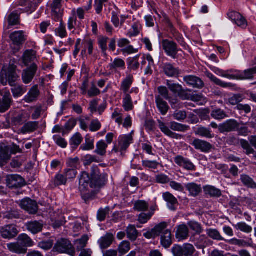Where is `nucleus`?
I'll list each match as a JSON object with an SVG mask.
<instances>
[{
  "mask_svg": "<svg viewBox=\"0 0 256 256\" xmlns=\"http://www.w3.org/2000/svg\"><path fill=\"white\" fill-rule=\"evenodd\" d=\"M174 162L179 166L188 171H195L196 166L188 158H184L182 156H177L174 158Z\"/></svg>",
  "mask_w": 256,
  "mask_h": 256,
  "instance_id": "nucleus-14",
  "label": "nucleus"
},
{
  "mask_svg": "<svg viewBox=\"0 0 256 256\" xmlns=\"http://www.w3.org/2000/svg\"><path fill=\"white\" fill-rule=\"evenodd\" d=\"M6 184L10 188H20L26 184L24 179L18 174L9 175L6 178Z\"/></svg>",
  "mask_w": 256,
  "mask_h": 256,
  "instance_id": "nucleus-12",
  "label": "nucleus"
},
{
  "mask_svg": "<svg viewBox=\"0 0 256 256\" xmlns=\"http://www.w3.org/2000/svg\"><path fill=\"white\" fill-rule=\"evenodd\" d=\"M211 116L216 120H222L226 117L228 116L226 112L220 108L215 109L212 111Z\"/></svg>",
  "mask_w": 256,
  "mask_h": 256,
  "instance_id": "nucleus-53",
  "label": "nucleus"
},
{
  "mask_svg": "<svg viewBox=\"0 0 256 256\" xmlns=\"http://www.w3.org/2000/svg\"><path fill=\"white\" fill-rule=\"evenodd\" d=\"M166 84L170 90L174 94H178L182 88V86L178 84H172L170 80H167Z\"/></svg>",
  "mask_w": 256,
  "mask_h": 256,
  "instance_id": "nucleus-63",
  "label": "nucleus"
},
{
  "mask_svg": "<svg viewBox=\"0 0 256 256\" xmlns=\"http://www.w3.org/2000/svg\"><path fill=\"white\" fill-rule=\"evenodd\" d=\"M142 29L141 24L138 22H135L132 26V28L128 31V36L129 37L136 36L139 34Z\"/></svg>",
  "mask_w": 256,
  "mask_h": 256,
  "instance_id": "nucleus-52",
  "label": "nucleus"
},
{
  "mask_svg": "<svg viewBox=\"0 0 256 256\" xmlns=\"http://www.w3.org/2000/svg\"><path fill=\"white\" fill-rule=\"evenodd\" d=\"M162 69L164 74L168 77H178L180 74L178 68H175L170 63L164 64Z\"/></svg>",
  "mask_w": 256,
  "mask_h": 256,
  "instance_id": "nucleus-22",
  "label": "nucleus"
},
{
  "mask_svg": "<svg viewBox=\"0 0 256 256\" xmlns=\"http://www.w3.org/2000/svg\"><path fill=\"white\" fill-rule=\"evenodd\" d=\"M11 154L10 150L8 146H0V160L2 166H4L10 159Z\"/></svg>",
  "mask_w": 256,
  "mask_h": 256,
  "instance_id": "nucleus-29",
  "label": "nucleus"
},
{
  "mask_svg": "<svg viewBox=\"0 0 256 256\" xmlns=\"http://www.w3.org/2000/svg\"><path fill=\"white\" fill-rule=\"evenodd\" d=\"M56 34L61 38H66L67 36V32L66 28V26L63 22H61L58 28L56 29Z\"/></svg>",
  "mask_w": 256,
  "mask_h": 256,
  "instance_id": "nucleus-60",
  "label": "nucleus"
},
{
  "mask_svg": "<svg viewBox=\"0 0 256 256\" xmlns=\"http://www.w3.org/2000/svg\"><path fill=\"white\" fill-rule=\"evenodd\" d=\"M38 69V66L34 62L30 66L24 69L22 74V82L26 84H30L35 76Z\"/></svg>",
  "mask_w": 256,
  "mask_h": 256,
  "instance_id": "nucleus-11",
  "label": "nucleus"
},
{
  "mask_svg": "<svg viewBox=\"0 0 256 256\" xmlns=\"http://www.w3.org/2000/svg\"><path fill=\"white\" fill-rule=\"evenodd\" d=\"M162 48L167 56L174 59L178 58V53L179 50L176 43L166 39L162 40Z\"/></svg>",
  "mask_w": 256,
  "mask_h": 256,
  "instance_id": "nucleus-10",
  "label": "nucleus"
},
{
  "mask_svg": "<svg viewBox=\"0 0 256 256\" xmlns=\"http://www.w3.org/2000/svg\"><path fill=\"white\" fill-rule=\"evenodd\" d=\"M40 90L38 84L33 86L24 96V100L27 103L36 102L40 96Z\"/></svg>",
  "mask_w": 256,
  "mask_h": 256,
  "instance_id": "nucleus-18",
  "label": "nucleus"
},
{
  "mask_svg": "<svg viewBox=\"0 0 256 256\" xmlns=\"http://www.w3.org/2000/svg\"><path fill=\"white\" fill-rule=\"evenodd\" d=\"M240 144L246 155L253 154V158L256 160V152L252 147L248 141L246 140L241 139Z\"/></svg>",
  "mask_w": 256,
  "mask_h": 256,
  "instance_id": "nucleus-33",
  "label": "nucleus"
},
{
  "mask_svg": "<svg viewBox=\"0 0 256 256\" xmlns=\"http://www.w3.org/2000/svg\"><path fill=\"white\" fill-rule=\"evenodd\" d=\"M18 242L26 248L32 246L34 242L30 237L26 234H20L18 238Z\"/></svg>",
  "mask_w": 256,
  "mask_h": 256,
  "instance_id": "nucleus-38",
  "label": "nucleus"
},
{
  "mask_svg": "<svg viewBox=\"0 0 256 256\" xmlns=\"http://www.w3.org/2000/svg\"><path fill=\"white\" fill-rule=\"evenodd\" d=\"M108 144L104 140L99 141L96 144V149L94 152L97 154L104 156L106 155Z\"/></svg>",
  "mask_w": 256,
  "mask_h": 256,
  "instance_id": "nucleus-41",
  "label": "nucleus"
},
{
  "mask_svg": "<svg viewBox=\"0 0 256 256\" xmlns=\"http://www.w3.org/2000/svg\"><path fill=\"white\" fill-rule=\"evenodd\" d=\"M91 178L88 173L82 172L79 178V190L82 198L86 202L93 196Z\"/></svg>",
  "mask_w": 256,
  "mask_h": 256,
  "instance_id": "nucleus-3",
  "label": "nucleus"
},
{
  "mask_svg": "<svg viewBox=\"0 0 256 256\" xmlns=\"http://www.w3.org/2000/svg\"><path fill=\"white\" fill-rule=\"evenodd\" d=\"M140 55H137L133 58H130L128 59V68L131 70H136L138 68L140 63L138 58Z\"/></svg>",
  "mask_w": 256,
  "mask_h": 256,
  "instance_id": "nucleus-46",
  "label": "nucleus"
},
{
  "mask_svg": "<svg viewBox=\"0 0 256 256\" xmlns=\"http://www.w3.org/2000/svg\"><path fill=\"white\" fill-rule=\"evenodd\" d=\"M88 240V238L87 236H84L81 238L77 240L76 250L78 251L82 250V248L86 246Z\"/></svg>",
  "mask_w": 256,
  "mask_h": 256,
  "instance_id": "nucleus-62",
  "label": "nucleus"
},
{
  "mask_svg": "<svg viewBox=\"0 0 256 256\" xmlns=\"http://www.w3.org/2000/svg\"><path fill=\"white\" fill-rule=\"evenodd\" d=\"M12 102L11 94L8 90L4 92L2 99L0 98V112H4L10 107Z\"/></svg>",
  "mask_w": 256,
  "mask_h": 256,
  "instance_id": "nucleus-19",
  "label": "nucleus"
},
{
  "mask_svg": "<svg viewBox=\"0 0 256 256\" xmlns=\"http://www.w3.org/2000/svg\"><path fill=\"white\" fill-rule=\"evenodd\" d=\"M106 175L100 174L97 166H92L91 170V184L92 188L104 186L106 182Z\"/></svg>",
  "mask_w": 256,
  "mask_h": 256,
  "instance_id": "nucleus-7",
  "label": "nucleus"
},
{
  "mask_svg": "<svg viewBox=\"0 0 256 256\" xmlns=\"http://www.w3.org/2000/svg\"><path fill=\"white\" fill-rule=\"evenodd\" d=\"M128 16H120V18L117 14H113V24L116 28H120L125 22Z\"/></svg>",
  "mask_w": 256,
  "mask_h": 256,
  "instance_id": "nucleus-54",
  "label": "nucleus"
},
{
  "mask_svg": "<svg viewBox=\"0 0 256 256\" xmlns=\"http://www.w3.org/2000/svg\"><path fill=\"white\" fill-rule=\"evenodd\" d=\"M189 236V230L186 224L178 226L176 228V237L178 241L186 240Z\"/></svg>",
  "mask_w": 256,
  "mask_h": 256,
  "instance_id": "nucleus-21",
  "label": "nucleus"
},
{
  "mask_svg": "<svg viewBox=\"0 0 256 256\" xmlns=\"http://www.w3.org/2000/svg\"><path fill=\"white\" fill-rule=\"evenodd\" d=\"M171 34L180 46H182L184 49H186L188 45L184 40L182 34H180L176 30H173Z\"/></svg>",
  "mask_w": 256,
  "mask_h": 256,
  "instance_id": "nucleus-43",
  "label": "nucleus"
},
{
  "mask_svg": "<svg viewBox=\"0 0 256 256\" xmlns=\"http://www.w3.org/2000/svg\"><path fill=\"white\" fill-rule=\"evenodd\" d=\"M9 37L12 44L18 48L22 46L27 40V35L23 30L14 32L10 34Z\"/></svg>",
  "mask_w": 256,
  "mask_h": 256,
  "instance_id": "nucleus-13",
  "label": "nucleus"
},
{
  "mask_svg": "<svg viewBox=\"0 0 256 256\" xmlns=\"http://www.w3.org/2000/svg\"><path fill=\"white\" fill-rule=\"evenodd\" d=\"M234 228L238 230H240L245 233H250L252 230V228L250 226L244 222H240L234 225Z\"/></svg>",
  "mask_w": 256,
  "mask_h": 256,
  "instance_id": "nucleus-51",
  "label": "nucleus"
},
{
  "mask_svg": "<svg viewBox=\"0 0 256 256\" xmlns=\"http://www.w3.org/2000/svg\"><path fill=\"white\" fill-rule=\"evenodd\" d=\"M190 228L194 231L197 234H200L203 232L201 225L196 222H190L188 223Z\"/></svg>",
  "mask_w": 256,
  "mask_h": 256,
  "instance_id": "nucleus-64",
  "label": "nucleus"
},
{
  "mask_svg": "<svg viewBox=\"0 0 256 256\" xmlns=\"http://www.w3.org/2000/svg\"><path fill=\"white\" fill-rule=\"evenodd\" d=\"M154 214V212H150L147 214L142 212L138 216V221L140 223L144 224L146 223Z\"/></svg>",
  "mask_w": 256,
  "mask_h": 256,
  "instance_id": "nucleus-57",
  "label": "nucleus"
},
{
  "mask_svg": "<svg viewBox=\"0 0 256 256\" xmlns=\"http://www.w3.org/2000/svg\"><path fill=\"white\" fill-rule=\"evenodd\" d=\"M204 189L205 194L211 197L219 198L222 196L221 191L213 186H204Z\"/></svg>",
  "mask_w": 256,
  "mask_h": 256,
  "instance_id": "nucleus-39",
  "label": "nucleus"
},
{
  "mask_svg": "<svg viewBox=\"0 0 256 256\" xmlns=\"http://www.w3.org/2000/svg\"><path fill=\"white\" fill-rule=\"evenodd\" d=\"M53 250L60 254H67L72 256L76 254L75 250L70 242L64 238L58 240L55 244Z\"/></svg>",
  "mask_w": 256,
  "mask_h": 256,
  "instance_id": "nucleus-5",
  "label": "nucleus"
},
{
  "mask_svg": "<svg viewBox=\"0 0 256 256\" xmlns=\"http://www.w3.org/2000/svg\"><path fill=\"white\" fill-rule=\"evenodd\" d=\"M130 250V244L129 242L124 240L118 246V250H113V256H117L118 252L120 256L126 254Z\"/></svg>",
  "mask_w": 256,
  "mask_h": 256,
  "instance_id": "nucleus-27",
  "label": "nucleus"
},
{
  "mask_svg": "<svg viewBox=\"0 0 256 256\" xmlns=\"http://www.w3.org/2000/svg\"><path fill=\"white\" fill-rule=\"evenodd\" d=\"M240 180L243 184L248 187L252 189L256 188V183L254 182L250 176L246 174H242L240 176Z\"/></svg>",
  "mask_w": 256,
  "mask_h": 256,
  "instance_id": "nucleus-40",
  "label": "nucleus"
},
{
  "mask_svg": "<svg viewBox=\"0 0 256 256\" xmlns=\"http://www.w3.org/2000/svg\"><path fill=\"white\" fill-rule=\"evenodd\" d=\"M158 128L165 135L172 138L180 139L182 138V135L172 132L170 130L174 131L180 132H185L190 129V126L186 124H183L171 122L168 126L160 120H158Z\"/></svg>",
  "mask_w": 256,
  "mask_h": 256,
  "instance_id": "nucleus-2",
  "label": "nucleus"
},
{
  "mask_svg": "<svg viewBox=\"0 0 256 256\" xmlns=\"http://www.w3.org/2000/svg\"><path fill=\"white\" fill-rule=\"evenodd\" d=\"M94 140L88 136L85 138V142L80 146V150H90L94 148Z\"/></svg>",
  "mask_w": 256,
  "mask_h": 256,
  "instance_id": "nucleus-48",
  "label": "nucleus"
},
{
  "mask_svg": "<svg viewBox=\"0 0 256 256\" xmlns=\"http://www.w3.org/2000/svg\"><path fill=\"white\" fill-rule=\"evenodd\" d=\"M191 144L196 150L204 153L209 152L212 148V144L208 142L197 138L194 139Z\"/></svg>",
  "mask_w": 256,
  "mask_h": 256,
  "instance_id": "nucleus-15",
  "label": "nucleus"
},
{
  "mask_svg": "<svg viewBox=\"0 0 256 256\" xmlns=\"http://www.w3.org/2000/svg\"><path fill=\"white\" fill-rule=\"evenodd\" d=\"M83 140L82 135L77 132L74 134L70 140V145L74 149H76L81 144Z\"/></svg>",
  "mask_w": 256,
  "mask_h": 256,
  "instance_id": "nucleus-47",
  "label": "nucleus"
},
{
  "mask_svg": "<svg viewBox=\"0 0 256 256\" xmlns=\"http://www.w3.org/2000/svg\"><path fill=\"white\" fill-rule=\"evenodd\" d=\"M156 106L160 113L162 115H165L169 108L168 106L167 102L164 100L160 96H156Z\"/></svg>",
  "mask_w": 256,
  "mask_h": 256,
  "instance_id": "nucleus-31",
  "label": "nucleus"
},
{
  "mask_svg": "<svg viewBox=\"0 0 256 256\" xmlns=\"http://www.w3.org/2000/svg\"><path fill=\"white\" fill-rule=\"evenodd\" d=\"M38 122H29L24 124L21 129L22 134L28 132H32L38 128Z\"/></svg>",
  "mask_w": 256,
  "mask_h": 256,
  "instance_id": "nucleus-37",
  "label": "nucleus"
},
{
  "mask_svg": "<svg viewBox=\"0 0 256 256\" xmlns=\"http://www.w3.org/2000/svg\"><path fill=\"white\" fill-rule=\"evenodd\" d=\"M238 126L240 124L236 120L230 119L220 124L218 130L220 133L229 132L236 131Z\"/></svg>",
  "mask_w": 256,
  "mask_h": 256,
  "instance_id": "nucleus-17",
  "label": "nucleus"
},
{
  "mask_svg": "<svg viewBox=\"0 0 256 256\" xmlns=\"http://www.w3.org/2000/svg\"><path fill=\"white\" fill-rule=\"evenodd\" d=\"M18 78L14 66L8 68L7 70L2 68L1 71L0 82L3 86H6L8 82L10 86H13Z\"/></svg>",
  "mask_w": 256,
  "mask_h": 256,
  "instance_id": "nucleus-4",
  "label": "nucleus"
},
{
  "mask_svg": "<svg viewBox=\"0 0 256 256\" xmlns=\"http://www.w3.org/2000/svg\"><path fill=\"white\" fill-rule=\"evenodd\" d=\"M207 235L214 240H224V238L220 235L216 229L208 228L206 230Z\"/></svg>",
  "mask_w": 256,
  "mask_h": 256,
  "instance_id": "nucleus-44",
  "label": "nucleus"
},
{
  "mask_svg": "<svg viewBox=\"0 0 256 256\" xmlns=\"http://www.w3.org/2000/svg\"><path fill=\"white\" fill-rule=\"evenodd\" d=\"M7 247L10 252L18 254H25L27 252V248H24L18 241L7 244Z\"/></svg>",
  "mask_w": 256,
  "mask_h": 256,
  "instance_id": "nucleus-26",
  "label": "nucleus"
},
{
  "mask_svg": "<svg viewBox=\"0 0 256 256\" xmlns=\"http://www.w3.org/2000/svg\"><path fill=\"white\" fill-rule=\"evenodd\" d=\"M16 202L22 209L26 211L30 214H34L38 212V206L36 202L29 198H26Z\"/></svg>",
  "mask_w": 256,
  "mask_h": 256,
  "instance_id": "nucleus-9",
  "label": "nucleus"
},
{
  "mask_svg": "<svg viewBox=\"0 0 256 256\" xmlns=\"http://www.w3.org/2000/svg\"><path fill=\"white\" fill-rule=\"evenodd\" d=\"M122 106L126 112L130 111L134 108L132 98L128 94H126L123 98Z\"/></svg>",
  "mask_w": 256,
  "mask_h": 256,
  "instance_id": "nucleus-42",
  "label": "nucleus"
},
{
  "mask_svg": "<svg viewBox=\"0 0 256 256\" xmlns=\"http://www.w3.org/2000/svg\"><path fill=\"white\" fill-rule=\"evenodd\" d=\"M142 164L144 168L156 170L158 168L159 163L156 160H144L142 161Z\"/></svg>",
  "mask_w": 256,
  "mask_h": 256,
  "instance_id": "nucleus-59",
  "label": "nucleus"
},
{
  "mask_svg": "<svg viewBox=\"0 0 256 256\" xmlns=\"http://www.w3.org/2000/svg\"><path fill=\"white\" fill-rule=\"evenodd\" d=\"M133 138L130 134L120 136L118 139V143H116L113 150L115 152H120V155L122 157L125 152L132 142Z\"/></svg>",
  "mask_w": 256,
  "mask_h": 256,
  "instance_id": "nucleus-6",
  "label": "nucleus"
},
{
  "mask_svg": "<svg viewBox=\"0 0 256 256\" xmlns=\"http://www.w3.org/2000/svg\"><path fill=\"white\" fill-rule=\"evenodd\" d=\"M149 207L148 204L145 200H138L135 202L134 209L138 212L146 211Z\"/></svg>",
  "mask_w": 256,
  "mask_h": 256,
  "instance_id": "nucleus-45",
  "label": "nucleus"
},
{
  "mask_svg": "<svg viewBox=\"0 0 256 256\" xmlns=\"http://www.w3.org/2000/svg\"><path fill=\"white\" fill-rule=\"evenodd\" d=\"M20 217V214L18 210H12L6 212L4 214V218L8 219L19 218Z\"/></svg>",
  "mask_w": 256,
  "mask_h": 256,
  "instance_id": "nucleus-61",
  "label": "nucleus"
},
{
  "mask_svg": "<svg viewBox=\"0 0 256 256\" xmlns=\"http://www.w3.org/2000/svg\"><path fill=\"white\" fill-rule=\"evenodd\" d=\"M128 238L131 240H135L138 236V231L134 225H129L126 228Z\"/></svg>",
  "mask_w": 256,
  "mask_h": 256,
  "instance_id": "nucleus-49",
  "label": "nucleus"
},
{
  "mask_svg": "<svg viewBox=\"0 0 256 256\" xmlns=\"http://www.w3.org/2000/svg\"><path fill=\"white\" fill-rule=\"evenodd\" d=\"M240 71L236 70H226V78L231 80H240Z\"/></svg>",
  "mask_w": 256,
  "mask_h": 256,
  "instance_id": "nucleus-56",
  "label": "nucleus"
},
{
  "mask_svg": "<svg viewBox=\"0 0 256 256\" xmlns=\"http://www.w3.org/2000/svg\"><path fill=\"white\" fill-rule=\"evenodd\" d=\"M174 256H193L196 250L190 244H184L182 246L176 245L172 249Z\"/></svg>",
  "mask_w": 256,
  "mask_h": 256,
  "instance_id": "nucleus-8",
  "label": "nucleus"
},
{
  "mask_svg": "<svg viewBox=\"0 0 256 256\" xmlns=\"http://www.w3.org/2000/svg\"><path fill=\"white\" fill-rule=\"evenodd\" d=\"M98 243L101 249L104 250L108 248L112 244V234H106L98 240Z\"/></svg>",
  "mask_w": 256,
  "mask_h": 256,
  "instance_id": "nucleus-32",
  "label": "nucleus"
},
{
  "mask_svg": "<svg viewBox=\"0 0 256 256\" xmlns=\"http://www.w3.org/2000/svg\"><path fill=\"white\" fill-rule=\"evenodd\" d=\"M186 188L190 195L194 197L198 196L202 190L201 186L194 182L186 184Z\"/></svg>",
  "mask_w": 256,
  "mask_h": 256,
  "instance_id": "nucleus-30",
  "label": "nucleus"
},
{
  "mask_svg": "<svg viewBox=\"0 0 256 256\" xmlns=\"http://www.w3.org/2000/svg\"><path fill=\"white\" fill-rule=\"evenodd\" d=\"M256 72L254 67L246 70L244 71H240V80H252L254 78Z\"/></svg>",
  "mask_w": 256,
  "mask_h": 256,
  "instance_id": "nucleus-35",
  "label": "nucleus"
},
{
  "mask_svg": "<svg viewBox=\"0 0 256 256\" xmlns=\"http://www.w3.org/2000/svg\"><path fill=\"white\" fill-rule=\"evenodd\" d=\"M0 233L2 238L10 240L18 235V231L15 226L9 224L1 227Z\"/></svg>",
  "mask_w": 256,
  "mask_h": 256,
  "instance_id": "nucleus-16",
  "label": "nucleus"
},
{
  "mask_svg": "<svg viewBox=\"0 0 256 256\" xmlns=\"http://www.w3.org/2000/svg\"><path fill=\"white\" fill-rule=\"evenodd\" d=\"M7 20L8 28L10 29L12 26L20 24V16L17 12H14L8 16Z\"/></svg>",
  "mask_w": 256,
  "mask_h": 256,
  "instance_id": "nucleus-36",
  "label": "nucleus"
},
{
  "mask_svg": "<svg viewBox=\"0 0 256 256\" xmlns=\"http://www.w3.org/2000/svg\"><path fill=\"white\" fill-rule=\"evenodd\" d=\"M11 86L12 87L11 89L14 98L22 96L26 92L22 86L16 84V83H14L13 86Z\"/></svg>",
  "mask_w": 256,
  "mask_h": 256,
  "instance_id": "nucleus-55",
  "label": "nucleus"
},
{
  "mask_svg": "<svg viewBox=\"0 0 256 256\" xmlns=\"http://www.w3.org/2000/svg\"><path fill=\"white\" fill-rule=\"evenodd\" d=\"M162 198L164 201L167 203V206L168 208L174 211L176 210V207L178 204L177 198L170 192H166L162 194Z\"/></svg>",
  "mask_w": 256,
  "mask_h": 256,
  "instance_id": "nucleus-20",
  "label": "nucleus"
},
{
  "mask_svg": "<svg viewBox=\"0 0 256 256\" xmlns=\"http://www.w3.org/2000/svg\"><path fill=\"white\" fill-rule=\"evenodd\" d=\"M27 230L32 234H36L42 231L44 224L40 221H30L26 224Z\"/></svg>",
  "mask_w": 256,
  "mask_h": 256,
  "instance_id": "nucleus-24",
  "label": "nucleus"
},
{
  "mask_svg": "<svg viewBox=\"0 0 256 256\" xmlns=\"http://www.w3.org/2000/svg\"><path fill=\"white\" fill-rule=\"evenodd\" d=\"M84 164L85 166H90L94 162H100V158L96 156L87 154L82 158Z\"/></svg>",
  "mask_w": 256,
  "mask_h": 256,
  "instance_id": "nucleus-50",
  "label": "nucleus"
},
{
  "mask_svg": "<svg viewBox=\"0 0 256 256\" xmlns=\"http://www.w3.org/2000/svg\"><path fill=\"white\" fill-rule=\"evenodd\" d=\"M194 134L202 138L211 139L214 137V134L208 128L200 126L194 130Z\"/></svg>",
  "mask_w": 256,
  "mask_h": 256,
  "instance_id": "nucleus-25",
  "label": "nucleus"
},
{
  "mask_svg": "<svg viewBox=\"0 0 256 256\" xmlns=\"http://www.w3.org/2000/svg\"><path fill=\"white\" fill-rule=\"evenodd\" d=\"M184 80L188 84L192 86L194 88H201L204 86L203 81L196 76H187L184 77Z\"/></svg>",
  "mask_w": 256,
  "mask_h": 256,
  "instance_id": "nucleus-23",
  "label": "nucleus"
},
{
  "mask_svg": "<svg viewBox=\"0 0 256 256\" xmlns=\"http://www.w3.org/2000/svg\"><path fill=\"white\" fill-rule=\"evenodd\" d=\"M205 74L208 78L212 82L218 86H220L222 88H229L232 86V84L231 83H227L222 82L220 80L212 74L208 72H205Z\"/></svg>",
  "mask_w": 256,
  "mask_h": 256,
  "instance_id": "nucleus-34",
  "label": "nucleus"
},
{
  "mask_svg": "<svg viewBox=\"0 0 256 256\" xmlns=\"http://www.w3.org/2000/svg\"><path fill=\"white\" fill-rule=\"evenodd\" d=\"M36 58V52L32 50H26L22 57L23 63L26 66H28V64L33 62Z\"/></svg>",
  "mask_w": 256,
  "mask_h": 256,
  "instance_id": "nucleus-28",
  "label": "nucleus"
},
{
  "mask_svg": "<svg viewBox=\"0 0 256 256\" xmlns=\"http://www.w3.org/2000/svg\"><path fill=\"white\" fill-rule=\"evenodd\" d=\"M67 180L64 174H57L54 178V182L55 186L65 185Z\"/></svg>",
  "mask_w": 256,
  "mask_h": 256,
  "instance_id": "nucleus-58",
  "label": "nucleus"
},
{
  "mask_svg": "<svg viewBox=\"0 0 256 256\" xmlns=\"http://www.w3.org/2000/svg\"><path fill=\"white\" fill-rule=\"evenodd\" d=\"M168 224L166 222H162L156 224L153 228L144 234V236L148 239L155 238L160 235V244L165 248H168L172 245V232L166 229Z\"/></svg>",
  "mask_w": 256,
  "mask_h": 256,
  "instance_id": "nucleus-1",
  "label": "nucleus"
}]
</instances>
